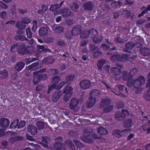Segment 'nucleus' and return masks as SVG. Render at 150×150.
Wrapping results in <instances>:
<instances>
[{
	"label": "nucleus",
	"instance_id": "obj_1",
	"mask_svg": "<svg viewBox=\"0 0 150 150\" xmlns=\"http://www.w3.org/2000/svg\"><path fill=\"white\" fill-rule=\"evenodd\" d=\"M145 82L144 77L142 75L139 76L138 77L134 79V88L136 89L135 92L137 94L141 93L143 90L142 86Z\"/></svg>",
	"mask_w": 150,
	"mask_h": 150
},
{
	"label": "nucleus",
	"instance_id": "obj_2",
	"mask_svg": "<svg viewBox=\"0 0 150 150\" xmlns=\"http://www.w3.org/2000/svg\"><path fill=\"white\" fill-rule=\"evenodd\" d=\"M93 129L90 128L85 129L84 131V134H89L87 135L82 136L81 137V140L85 142L91 143L93 142L92 138H94V134L91 136L90 133L92 132Z\"/></svg>",
	"mask_w": 150,
	"mask_h": 150
},
{
	"label": "nucleus",
	"instance_id": "obj_3",
	"mask_svg": "<svg viewBox=\"0 0 150 150\" xmlns=\"http://www.w3.org/2000/svg\"><path fill=\"white\" fill-rule=\"evenodd\" d=\"M34 76L33 82L34 85H37L42 81H44L47 78V75L46 74L39 73L37 71L34 72L33 73Z\"/></svg>",
	"mask_w": 150,
	"mask_h": 150
},
{
	"label": "nucleus",
	"instance_id": "obj_4",
	"mask_svg": "<svg viewBox=\"0 0 150 150\" xmlns=\"http://www.w3.org/2000/svg\"><path fill=\"white\" fill-rule=\"evenodd\" d=\"M73 88L67 85L64 88L63 93H65L63 98L64 101L66 102L68 101L72 94Z\"/></svg>",
	"mask_w": 150,
	"mask_h": 150
},
{
	"label": "nucleus",
	"instance_id": "obj_5",
	"mask_svg": "<svg viewBox=\"0 0 150 150\" xmlns=\"http://www.w3.org/2000/svg\"><path fill=\"white\" fill-rule=\"evenodd\" d=\"M128 114V112L127 110L122 109L121 112H116L115 114V117L117 120L122 121L125 119L126 115Z\"/></svg>",
	"mask_w": 150,
	"mask_h": 150
},
{
	"label": "nucleus",
	"instance_id": "obj_6",
	"mask_svg": "<svg viewBox=\"0 0 150 150\" xmlns=\"http://www.w3.org/2000/svg\"><path fill=\"white\" fill-rule=\"evenodd\" d=\"M111 72L115 76V78L116 80H118L121 78L120 76L121 73V70L120 69L117 67H112L110 69Z\"/></svg>",
	"mask_w": 150,
	"mask_h": 150
},
{
	"label": "nucleus",
	"instance_id": "obj_7",
	"mask_svg": "<svg viewBox=\"0 0 150 150\" xmlns=\"http://www.w3.org/2000/svg\"><path fill=\"white\" fill-rule=\"evenodd\" d=\"M80 87L83 89H88L91 85V81L89 80L83 79L79 82Z\"/></svg>",
	"mask_w": 150,
	"mask_h": 150
},
{
	"label": "nucleus",
	"instance_id": "obj_8",
	"mask_svg": "<svg viewBox=\"0 0 150 150\" xmlns=\"http://www.w3.org/2000/svg\"><path fill=\"white\" fill-rule=\"evenodd\" d=\"M94 93V89L92 90L89 93L90 97L88 99V101L86 104V106L87 108H89L94 105V97L92 96L93 93Z\"/></svg>",
	"mask_w": 150,
	"mask_h": 150
},
{
	"label": "nucleus",
	"instance_id": "obj_9",
	"mask_svg": "<svg viewBox=\"0 0 150 150\" xmlns=\"http://www.w3.org/2000/svg\"><path fill=\"white\" fill-rule=\"evenodd\" d=\"M9 123V120L7 119L3 118L0 120V127L5 130L8 127Z\"/></svg>",
	"mask_w": 150,
	"mask_h": 150
},
{
	"label": "nucleus",
	"instance_id": "obj_10",
	"mask_svg": "<svg viewBox=\"0 0 150 150\" xmlns=\"http://www.w3.org/2000/svg\"><path fill=\"white\" fill-rule=\"evenodd\" d=\"M62 91L60 90L58 91L57 92L54 93L52 97V100L53 102H57L60 98L62 95Z\"/></svg>",
	"mask_w": 150,
	"mask_h": 150
},
{
	"label": "nucleus",
	"instance_id": "obj_11",
	"mask_svg": "<svg viewBox=\"0 0 150 150\" xmlns=\"http://www.w3.org/2000/svg\"><path fill=\"white\" fill-rule=\"evenodd\" d=\"M25 44L24 43H19L17 49L18 53L23 56L25 55Z\"/></svg>",
	"mask_w": 150,
	"mask_h": 150
},
{
	"label": "nucleus",
	"instance_id": "obj_12",
	"mask_svg": "<svg viewBox=\"0 0 150 150\" xmlns=\"http://www.w3.org/2000/svg\"><path fill=\"white\" fill-rule=\"evenodd\" d=\"M27 132L32 135H35L37 134V128L35 126L32 125H28L27 127Z\"/></svg>",
	"mask_w": 150,
	"mask_h": 150
},
{
	"label": "nucleus",
	"instance_id": "obj_13",
	"mask_svg": "<svg viewBox=\"0 0 150 150\" xmlns=\"http://www.w3.org/2000/svg\"><path fill=\"white\" fill-rule=\"evenodd\" d=\"M81 29V26L79 25H76V26L74 27L71 31L73 34V35H74V36H76L79 34H80Z\"/></svg>",
	"mask_w": 150,
	"mask_h": 150
},
{
	"label": "nucleus",
	"instance_id": "obj_14",
	"mask_svg": "<svg viewBox=\"0 0 150 150\" xmlns=\"http://www.w3.org/2000/svg\"><path fill=\"white\" fill-rule=\"evenodd\" d=\"M134 48L133 43L129 42L126 43L125 48L123 49V51L126 52H130L131 50Z\"/></svg>",
	"mask_w": 150,
	"mask_h": 150
},
{
	"label": "nucleus",
	"instance_id": "obj_15",
	"mask_svg": "<svg viewBox=\"0 0 150 150\" xmlns=\"http://www.w3.org/2000/svg\"><path fill=\"white\" fill-rule=\"evenodd\" d=\"M140 54L144 56H148L150 55V49L147 47H142L140 48Z\"/></svg>",
	"mask_w": 150,
	"mask_h": 150
},
{
	"label": "nucleus",
	"instance_id": "obj_16",
	"mask_svg": "<svg viewBox=\"0 0 150 150\" xmlns=\"http://www.w3.org/2000/svg\"><path fill=\"white\" fill-rule=\"evenodd\" d=\"M93 5L91 1L86 2L83 4L84 9L87 11H91L93 9Z\"/></svg>",
	"mask_w": 150,
	"mask_h": 150
},
{
	"label": "nucleus",
	"instance_id": "obj_17",
	"mask_svg": "<svg viewBox=\"0 0 150 150\" xmlns=\"http://www.w3.org/2000/svg\"><path fill=\"white\" fill-rule=\"evenodd\" d=\"M52 29L57 33H61L64 31V28L57 25H54L52 27Z\"/></svg>",
	"mask_w": 150,
	"mask_h": 150
},
{
	"label": "nucleus",
	"instance_id": "obj_18",
	"mask_svg": "<svg viewBox=\"0 0 150 150\" xmlns=\"http://www.w3.org/2000/svg\"><path fill=\"white\" fill-rule=\"evenodd\" d=\"M111 103V100L109 99L102 98L101 100L99 107L102 108L103 107L109 105Z\"/></svg>",
	"mask_w": 150,
	"mask_h": 150
},
{
	"label": "nucleus",
	"instance_id": "obj_19",
	"mask_svg": "<svg viewBox=\"0 0 150 150\" xmlns=\"http://www.w3.org/2000/svg\"><path fill=\"white\" fill-rule=\"evenodd\" d=\"M79 103V100L74 98L71 99L69 103V107L70 109H73L77 106Z\"/></svg>",
	"mask_w": 150,
	"mask_h": 150
},
{
	"label": "nucleus",
	"instance_id": "obj_20",
	"mask_svg": "<svg viewBox=\"0 0 150 150\" xmlns=\"http://www.w3.org/2000/svg\"><path fill=\"white\" fill-rule=\"evenodd\" d=\"M50 11H54V15H57L59 14V13L58 11L59 9V5L58 4H54L52 5L50 7Z\"/></svg>",
	"mask_w": 150,
	"mask_h": 150
},
{
	"label": "nucleus",
	"instance_id": "obj_21",
	"mask_svg": "<svg viewBox=\"0 0 150 150\" xmlns=\"http://www.w3.org/2000/svg\"><path fill=\"white\" fill-rule=\"evenodd\" d=\"M35 49L34 46H26L25 47V55L27 54H31L34 52Z\"/></svg>",
	"mask_w": 150,
	"mask_h": 150
},
{
	"label": "nucleus",
	"instance_id": "obj_22",
	"mask_svg": "<svg viewBox=\"0 0 150 150\" xmlns=\"http://www.w3.org/2000/svg\"><path fill=\"white\" fill-rule=\"evenodd\" d=\"M47 29L45 27H41L39 29L38 33L39 35L41 37H45L48 33Z\"/></svg>",
	"mask_w": 150,
	"mask_h": 150
},
{
	"label": "nucleus",
	"instance_id": "obj_23",
	"mask_svg": "<svg viewBox=\"0 0 150 150\" xmlns=\"http://www.w3.org/2000/svg\"><path fill=\"white\" fill-rule=\"evenodd\" d=\"M24 62L22 61H19L15 65V69L18 71H20L25 66Z\"/></svg>",
	"mask_w": 150,
	"mask_h": 150
},
{
	"label": "nucleus",
	"instance_id": "obj_24",
	"mask_svg": "<svg viewBox=\"0 0 150 150\" xmlns=\"http://www.w3.org/2000/svg\"><path fill=\"white\" fill-rule=\"evenodd\" d=\"M119 61L120 62H125L129 58L128 54H123L121 55L119 54Z\"/></svg>",
	"mask_w": 150,
	"mask_h": 150
},
{
	"label": "nucleus",
	"instance_id": "obj_25",
	"mask_svg": "<svg viewBox=\"0 0 150 150\" xmlns=\"http://www.w3.org/2000/svg\"><path fill=\"white\" fill-rule=\"evenodd\" d=\"M14 39L15 40L17 41H28V39L24 35H16L14 37Z\"/></svg>",
	"mask_w": 150,
	"mask_h": 150
},
{
	"label": "nucleus",
	"instance_id": "obj_26",
	"mask_svg": "<svg viewBox=\"0 0 150 150\" xmlns=\"http://www.w3.org/2000/svg\"><path fill=\"white\" fill-rule=\"evenodd\" d=\"M133 125L132 120L131 118L126 120L124 122V126L125 128H128L131 127Z\"/></svg>",
	"mask_w": 150,
	"mask_h": 150
},
{
	"label": "nucleus",
	"instance_id": "obj_27",
	"mask_svg": "<svg viewBox=\"0 0 150 150\" xmlns=\"http://www.w3.org/2000/svg\"><path fill=\"white\" fill-rule=\"evenodd\" d=\"M15 26L17 29L20 30H23L25 29L26 27L25 24H24L21 21H17L15 25Z\"/></svg>",
	"mask_w": 150,
	"mask_h": 150
},
{
	"label": "nucleus",
	"instance_id": "obj_28",
	"mask_svg": "<svg viewBox=\"0 0 150 150\" xmlns=\"http://www.w3.org/2000/svg\"><path fill=\"white\" fill-rule=\"evenodd\" d=\"M91 33L90 30L83 31L80 33V37L83 38H87L89 36Z\"/></svg>",
	"mask_w": 150,
	"mask_h": 150
},
{
	"label": "nucleus",
	"instance_id": "obj_29",
	"mask_svg": "<svg viewBox=\"0 0 150 150\" xmlns=\"http://www.w3.org/2000/svg\"><path fill=\"white\" fill-rule=\"evenodd\" d=\"M19 120L18 119L14 120L11 124L10 126V128L11 129H14L18 128Z\"/></svg>",
	"mask_w": 150,
	"mask_h": 150
},
{
	"label": "nucleus",
	"instance_id": "obj_30",
	"mask_svg": "<svg viewBox=\"0 0 150 150\" xmlns=\"http://www.w3.org/2000/svg\"><path fill=\"white\" fill-rule=\"evenodd\" d=\"M65 143L66 144H67L68 146L69 147L70 150H77L76 149L75 145L71 140H66L65 141Z\"/></svg>",
	"mask_w": 150,
	"mask_h": 150
},
{
	"label": "nucleus",
	"instance_id": "obj_31",
	"mask_svg": "<svg viewBox=\"0 0 150 150\" xmlns=\"http://www.w3.org/2000/svg\"><path fill=\"white\" fill-rule=\"evenodd\" d=\"M97 130L98 132L101 135H105L108 133V132L102 126L99 127Z\"/></svg>",
	"mask_w": 150,
	"mask_h": 150
},
{
	"label": "nucleus",
	"instance_id": "obj_32",
	"mask_svg": "<svg viewBox=\"0 0 150 150\" xmlns=\"http://www.w3.org/2000/svg\"><path fill=\"white\" fill-rule=\"evenodd\" d=\"M71 14V11L68 8L63 9L62 15L64 18H68Z\"/></svg>",
	"mask_w": 150,
	"mask_h": 150
},
{
	"label": "nucleus",
	"instance_id": "obj_33",
	"mask_svg": "<svg viewBox=\"0 0 150 150\" xmlns=\"http://www.w3.org/2000/svg\"><path fill=\"white\" fill-rule=\"evenodd\" d=\"M8 72L6 69L0 70V78L2 79H4L8 76Z\"/></svg>",
	"mask_w": 150,
	"mask_h": 150
},
{
	"label": "nucleus",
	"instance_id": "obj_34",
	"mask_svg": "<svg viewBox=\"0 0 150 150\" xmlns=\"http://www.w3.org/2000/svg\"><path fill=\"white\" fill-rule=\"evenodd\" d=\"M146 87L149 88L147 91V93L144 94V98L146 101H150V86Z\"/></svg>",
	"mask_w": 150,
	"mask_h": 150
},
{
	"label": "nucleus",
	"instance_id": "obj_35",
	"mask_svg": "<svg viewBox=\"0 0 150 150\" xmlns=\"http://www.w3.org/2000/svg\"><path fill=\"white\" fill-rule=\"evenodd\" d=\"M105 60L103 59H100L97 62V67L99 70H101L103 66L105 63Z\"/></svg>",
	"mask_w": 150,
	"mask_h": 150
},
{
	"label": "nucleus",
	"instance_id": "obj_36",
	"mask_svg": "<svg viewBox=\"0 0 150 150\" xmlns=\"http://www.w3.org/2000/svg\"><path fill=\"white\" fill-rule=\"evenodd\" d=\"M94 30L97 33V35H95V37H94V43H99L101 41L102 38L101 35H97L98 34V32L96 30Z\"/></svg>",
	"mask_w": 150,
	"mask_h": 150
},
{
	"label": "nucleus",
	"instance_id": "obj_37",
	"mask_svg": "<svg viewBox=\"0 0 150 150\" xmlns=\"http://www.w3.org/2000/svg\"><path fill=\"white\" fill-rule=\"evenodd\" d=\"M23 140V138L22 137L15 136L12 138H10L9 141L10 142L14 143L17 141H21Z\"/></svg>",
	"mask_w": 150,
	"mask_h": 150
},
{
	"label": "nucleus",
	"instance_id": "obj_38",
	"mask_svg": "<svg viewBox=\"0 0 150 150\" xmlns=\"http://www.w3.org/2000/svg\"><path fill=\"white\" fill-rule=\"evenodd\" d=\"M111 6L114 8H117L119 6L120 8L121 6L122 5V3L120 1H114L111 3Z\"/></svg>",
	"mask_w": 150,
	"mask_h": 150
},
{
	"label": "nucleus",
	"instance_id": "obj_39",
	"mask_svg": "<svg viewBox=\"0 0 150 150\" xmlns=\"http://www.w3.org/2000/svg\"><path fill=\"white\" fill-rule=\"evenodd\" d=\"M52 84L55 85V87L57 84H58L60 80V77L59 76H56L52 77Z\"/></svg>",
	"mask_w": 150,
	"mask_h": 150
},
{
	"label": "nucleus",
	"instance_id": "obj_40",
	"mask_svg": "<svg viewBox=\"0 0 150 150\" xmlns=\"http://www.w3.org/2000/svg\"><path fill=\"white\" fill-rule=\"evenodd\" d=\"M62 146V143L60 142H57L54 146L56 150H61Z\"/></svg>",
	"mask_w": 150,
	"mask_h": 150
},
{
	"label": "nucleus",
	"instance_id": "obj_41",
	"mask_svg": "<svg viewBox=\"0 0 150 150\" xmlns=\"http://www.w3.org/2000/svg\"><path fill=\"white\" fill-rule=\"evenodd\" d=\"M48 72L50 75L54 76L58 74L59 71L57 69H50L49 70Z\"/></svg>",
	"mask_w": 150,
	"mask_h": 150
},
{
	"label": "nucleus",
	"instance_id": "obj_42",
	"mask_svg": "<svg viewBox=\"0 0 150 150\" xmlns=\"http://www.w3.org/2000/svg\"><path fill=\"white\" fill-rule=\"evenodd\" d=\"M18 45H19V43L14 44L12 45L10 49L11 51L13 53L15 52L16 50H17V48L18 47Z\"/></svg>",
	"mask_w": 150,
	"mask_h": 150
},
{
	"label": "nucleus",
	"instance_id": "obj_43",
	"mask_svg": "<svg viewBox=\"0 0 150 150\" xmlns=\"http://www.w3.org/2000/svg\"><path fill=\"white\" fill-rule=\"evenodd\" d=\"M113 135L117 138H119L121 137L120 131L118 129H115L114 130L112 133Z\"/></svg>",
	"mask_w": 150,
	"mask_h": 150
},
{
	"label": "nucleus",
	"instance_id": "obj_44",
	"mask_svg": "<svg viewBox=\"0 0 150 150\" xmlns=\"http://www.w3.org/2000/svg\"><path fill=\"white\" fill-rule=\"evenodd\" d=\"M113 106L110 105L107 107L103 109V111L105 113H108L111 111L113 109Z\"/></svg>",
	"mask_w": 150,
	"mask_h": 150
},
{
	"label": "nucleus",
	"instance_id": "obj_45",
	"mask_svg": "<svg viewBox=\"0 0 150 150\" xmlns=\"http://www.w3.org/2000/svg\"><path fill=\"white\" fill-rule=\"evenodd\" d=\"M26 36L28 38H31L32 37V33L29 27H28L26 29Z\"/></svg>",
	"mask_w": 150,
	"mask_h": 150
},
{
	"label": "nucleus",
	"instance_id": "obj_46",
	"mask_svg": "<svg viewBox=\"0 0 150 150\" xmlns=\"http://www.w3.org/2000/svg\"><path fill=\"white\" fill-rule=\"evenodd\" d=\"M64 36L67 38L68 39H71L74 36V35H73V34L71 31H68L66 32L64 34Z\"/></svg>",
	"mask_w": 150,
	"mask_h": 150
},
{
	"label": "nucleus",
	"instance_id": "obj_47",
	"mask_svg": "<svg viewBox=\"0 0 150 150\" xmlns=\"http://www.w3.org/2000/svg\"><path fill=\"white\" fill-rule=\"evenodd\" d=\"M119 54H115L112 55L111 57V61L113 62H115L117 61H119Z\"/></svg>",
	"mask_w": 150,
	"mask_h": 150
},
{
	"label": "nucleus",
	"instance_id": "obj_48",
	"mask_svg": "<svg viewBox=\"0 0 150 150\" xmlns=\"http://www.w3.org/2000/svg\"><path fill=\"white\" fill-rule=\"evenodd\" d=\"M73 142L76 144L77 148H81L84 147L83 144L77 140L74 139Z\"/></svg>",
	"mask_w": 150,
	"mask_h": 150
},
{
	"label": "nucleus",
	"instance_id": "obj_49",
	"mask_svg": "<svg viewBox=\"0 0 150 150\" xmlns=\"http://www.w3.org/2000/svg\"><path fill=\"white\" fill-rule=\"evenodd\" d=\"M67 83V82L65 81H63L60 82L59 84H57L56 86V89H61L65 84Z\"/></svg>",
	"mask_w": 150,
	"mask_h": 150
},
{
	"label": "nucleus",
	"instance_id": "obj_50",
	"mask_svg": "<svg viewBox=\"0 0 150 150\" xmlns=\"http://www.w3.org/2000/svg\"><path fill=\"white\" fill-rule=\"evenodd\" d=\"M74 76L72 75L67 76L65 79V82H67V83L68 82H71L74 80Z\"/></svg>",
	"mask_w": 150,
	"mask_h": 150
},
{
	"label": "nucleus",
	"instance_id": "obj_51",
	"mask_svg": "<svg viewBox=\"0 0 150 150\" xmlns=\"http://www.w3.org/2000/svg\"><path fill=\"white\" fill-rule=\"evenodd\" d=\"M100 92L99 91L97 90L94 89V96H95L94 98V104H95L96 103L95 100L100 97Z\"/></svg>",
	"mask_w": 150,
	"mask_h": 150
},
{
	"label": "nucleus",
	"instance_id": "obj_52",
	"mask_svg": "<svg viewBox=\"0 0 150 150\" xmlns=\"http://www.w3.org/2000/svg\"><path fill=\"white\" fill-rule=\"evenodd\" d=\"M65 40L59 39L58 41L57 44L59 46H63L65 45Z\"/></svg>",
	"mask_w": 150,
	"mask_h": 150
},
{
	"label": "nucleus",
	"instance_id": "obj_53",
	"mask_svg": "<svg viewBox=\"0 0 150 150\" xmlns=\"http://www.w3.org/2000/svg\"><path fill=\"white\" fill-rule=\"evenodd\" d=\"M79 6L77 3L76 2H74L72 4L71 9L72 11H76L75 10H76L79 7Z\"/></svg>",
	"mask_w": 150,
	"mask_h": 150
},
{
	"label": "nucleus",
	"instance_id": "obj_54",
	"mask_svg": "<svg viewBox=\"0 0 150 150\" xmlns=\"http://www.w3.org/2000/svg\"><path fill=\"white\" fill-rule=\"evenodd\" d=\"M134 80L129 79L127 82V85L129 87H131L133 86H134Z\"/></svg>",
	"mask_w": 150,
	"mask_h": 150
},
{
	"label": "nucleus",
	"instance_id": "obj_55",
	"mask_svg": "<svg viewBox=\"0 0 150 150\" xmlns=\"http://www.w3.org/2000/svg\"><path fill=\"white\" fill-rule=\"evenodd\" d=\"M24 24H28L31 22L30 19L27 17H24L22 19L21 21Z\"/></svg>",
	"mask_w": 150,
	"mask_h": 150
},
{
	"label": "nucleus",
	"instance_id": "obj_56",
	"mask_svg": "<svg viewBox=\"0 0 150 150\" xmlns=\"http://www.w3.org/2000/svg\"><path fill=\"white\" fill-rule=\"evenodd\" d=\"M134 48H142L143 47L142 44L139 42H136L133 43Z\"/></svg>",
	"mask_w": 150,
	"mask_h": 150
},
{
	"label": "nucleus",
	"instance_id": "obj_57",
	"mask_svg": "<svg viewBox=\"0 0 150 150\" xmlns=\"http://www.w3.org/2000/svg\"><path fill=\"white\" fill-rule=\"evenodd\" d=\"M41 141L42 142L43 146L46 147L47 146L48 142L47 139L46 137H42L41 139Z\"/></svg>",
	"mask_w": 150,
	"mask_h": 150
},
{
	"label": "nucleus",
	"instance_id": "obj_58",
	"mask_svg": "<svg viewBox=\"0 0 150 150\" xmlns=\"http://www.w3.org/2000/svg\"><path fill=\"white\" fill-rule=\"evenodd\" d=\"M36 125L39 130L43 129L44 127V125L42 122H38Z\"/></svg>",
	"mask_w": 150,
	"mask_h": 150
},
{
	"label": "nucleus",
	"instance_id": "obj_59",
	"mask_svg": "<svg viewBox=\"0 0 150 150\" xmlns=\"http://www.w3.org/2000/svg\"><path fill=\"white\" fill-rule=\"evenodd\" d=\"M55 88L56 89V87L54 85L51 84L50 86H49L47 91V93L49 94L51 91L53 90Z\"/></svg>",
	"mask_w": 150,
	"mask_h": 150
},
{
	"label": "nucleus",
	"instance_id": "obj_60",
	"mask_svg": "<svg viewBox=\"0 0 150 150\" xmlns=\"http://www.w3.org/2000/svg\"><path fill=\"white\" fill-rule=\"evenodd\" d=\"M100 47L103 49V50L105 51L109 49L110 48V46L105 43H103L101 45Z\"/></svg>",
	"mask_w": 150,
	"mask_h": 150
},
{
	"label": "nucleus",
	"instance_id": "obj_61",
	"mask_svg": "<svg viewBox=\"0 0 150 150\" xmlns=\"http://www.w3.org/2000/svg\"><path fill=\"white\" fill-rule=\"evenodd\" d=\"M138 70L137 68H134L132 69L131 71L129 72L130 76L131 77H132L133 75L136 74L137 73Z\"/></svg>",
	"mask_w": 150,
	"mask_h": 150
},
{
	"label": "nucleus",
	"instance_id": "obj_62",
	"mask_svg": "<svg viewBox=\"0 0 150 150\" xmlns=\"http://www.w3.org/2000/svg\"><path fill=\"white\" fill-rule=\"evenodd\" d=\"M130 76L126 72H125L123 75V79L124 80H127L130 79Z\"/></svg>",
	"mask_w": 150,
	"mask_h": 150
},
{
	"label": "nucleus",
	"instance_id": "obj_63",
	"mask_svg": "<svg viewBox=\"0 0 150 150\" xmlns=\"http://www.w3.org/2000/svg\"><path fill=\"white\" fill-rule=\"evenodd\" d=\"M115 40L116 42L119 43H123L125 42V40L119 37H116L115 38Z\"/></svg>",
	"mask_w": 150,
	"mask_h": 150
},
{
	"label": "nucleus",
	"instance_id": "obj_64",
	"mask_svg": "<svg viewBox=\"0 0 150 150\" xmlns=\"http://www.w3.org/2000/svg\"><path fill=\"white\" fill-rule=\"evenodd\" d=\"M102 53L99 51L94 52V58H98L102 56Z\"/></svg>",
	"mask_w": 150,
	"mask_h": 150
}]
</instances>
